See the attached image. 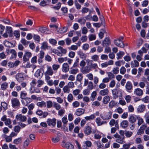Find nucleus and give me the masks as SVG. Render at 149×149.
<instances>
[{"label":"nucleus","mask_w":149,"mask_h":149,"mask_svg":"<svg viewBox=\"0 0 149 149\" xmlns=\"http://www.w3.org/2000/svg\"><path fill=\"white\" fill-rule=\"evenodd\" d=\"M111 44V41L108 38H105L102 42V45L104 46L108 47Z\"/></svg>","instance_id":"12"},{"label":"nucleus","mask_w":149,"mask_h":149,"mask_svg":"<svg viewBox=\"0 0 149 149\" xmlns=\"http://www.w3.org/2000/svg\"><path fill=\"white\" fill-rule=\"evenodd\" d=\"M91 59L95 61H97L99 59V56L97 55H94L91 56Z\"/></svg>","instance_id":"54"},{"label":"nucleus","mask_w":149,"mask_h":149,"mask_svg":"<svg viewBox=\"0 0 149 149\" xmlns=\"http://www.w3.org/2000/svg\"><path fill=\"white\" fill-rule=\"evenodd\" d=\"M52 52L60 56H62V54L60 52H59L56 49H53L52 50Z\"/></svg>","instance_id":"50"},{"label":"nucleus","mask_w":149,"mask_h":149,"mask_svg":"<svg viewBox=\"0 0 149 149\" xmlns=\"http://www.w3.org/2000/svg\"><path fill=\"white\" fill-rule=\"evenodd\" d=\"M134 93L136 96H141L143 94V91L140 88H137L134 89Z\"/></svg>","instance_id":"10"},{"label":"nucleus","mask_w":149,"mask_h":149,"mask_svg":"<svg viewBox=\"0 0 149 149\" xmlns=\"http://www.w3.org/2000/svg\"><path fill=\"white\" fill-rule=\"evenodd\" d=\"M62 90L64 93H68L70 92V88L67 85L63 87Z\"/></svg>","instance_id":"28"},{"label":"nucleus","mask_w":149,"mask_h":149,"mask_svg":"<svg viewBox=\"0 0 149 149\" xmlns=\"http://www.w3.org/2000/svg\"><path fill=\"white\" fill-rule=\"evenodd\" d=\"M69 88H73L74 87V82L72 81L69 82L67 85Z\"/></svg>","instance_id":"62"},{"label":"nucleus","mask_w":149,"mask_h":149,"mask_svg":"<svg viewBox=\"0 0 149 149\" xmlns=\"http://www.w3.org/2000/svg\"><path fill=\"white\" fill-rule=\"evenodd\" d=\"M77 54L80 58L83 59L85 60L87 57V55L81 50H79L77 52Z\"/></svg>","instance_id":"8"},{"label":"nucleus","mask_w":149,"mask_h":149,"mask_svg":"<svg viewBox=\"0 0 149 149\" xmlns=\"http://www.w3.org/2000/svg\"><path fill=\"white\" fill-rule=\"evenodd\" d=\"M114 43L116 46L121 48H123L125 46L122 41H120L118 40H114Z\"/></svg>","instance_id":"19"},{"label":"nucleus","mask_w":149,"mask_h":149,"mask_svg":"<svg viewBox=\"0 0 149 149\" xmlns=\"http://www.w3.org/2000/svg\"><path fill=\"white\" fill-rule=\"evenodd\" d=\"M47 70L46 73L49 75H52L54 73V72L51 67L49 65H47Z\"/></svg>","instance_id":"21"},{"label":"nucleus","mask_w":149,"mask_h":149,"mask_svg":"<svg viewBox=\"0 0 149 149\" xmlns=\"http://www.w3.org/2000/svg\"><path fill=\"white\" fill-rule=\"evenodd\" d=\"M88 39L90 41L94 40L96 39V36L95 34H90L88 36Z\"/></svg>","instance_id":"38"},{"label":"nucleus","mask_w":149,"mask_h":149,"mask_svg":"<svg viewBox=\"0 0 149 149\" xmlns=\"http://www.w3.org/2000/svg\"><path fill=\"white\" fill-rule=\"evenodd\" d=\"M91 70V68H89V65L88 66L84 67L81 70V72L83 74L88 73Z\"/></svg>","instance_id":"17"},{"label":"nucleus","mask_w":149,"mask_h":149,"mask_svg":"<svg viewBox=\"0 0 149 149\" xmlns=\"http://www.w3.org/2000/svg\"><path fill=\"white\" fill-rule=\"evenodd\" d=\"M60 139L59 136L54 137L52 139V140L53 142L56 143L60 140Z\"/></svg>","instance_id":"56"},{"label":"nucleus","mask_w":149,"mask_h":149,"mask_svg":"<svg viewBox=\"0 0 149 149\" xmlns=\"http://www.w3.org/2000/svg\"><path fill=\"white\" fill-rule=\"evenodd\" d=\"M48 46L47 43L46 42H45L42 44L41 48L44 49H48Z\"/></svg>","instance_id":"40"},{"label":"nucleus","mask_w":149,"mask_h":149,"mask_svg":"<svg viewBox=\"0 0 149 149\" xmlns=\"http://www.w3.org/2000/svg\"><path fill=\"white\" fill-rule=\"evenodd\" d=\"M132 87L131 82L130 81H127L125 86L126 91L128 92H130V91L132 89Z\"/></svg>","instance_id":"16"},{"label":"nucleus","mask_w":149,"mask_h":149,"mask_svg":"<svg viewBox=\"0 0 149 149\" xmlns=\"http://www.w3.org/2000/svg\"><path fill=\"white\" fill-rule=\"evenodd\" d=\"M6 52L8 54H12L11 58H15L17 56V54L15 50L14 49H6Z\"/></svg>","instance_id":"5"},{"label":"nucleus","mask_w":149,"mask_h":149,"mask_svg":"<svg viewBox=\"0 0 149 149\" xmlns=\"http://www.w3.org/2000/svg\"><path fill=\"white\" fill-rule=\"evenodd\" d=\"M102 134V133L100 131L97 132L94 134V138L96 139H100L101 137V135Z\"/></svg>","instance_id":"29"},{"label":"nucleus","mask_w":149,"mask_h":149,"mask_svg":"<svg viewBox=\"0 0 149 149\" xmlns=\"http://www.w3.org/2000/svg\"><path fill=\"white\" fill-rule=\"evenodd\" d=\"M110 97L109 96L104 97L103 100V102L104 104H107L110 101Z\"/></svg>","instance_id":"32"},{"label":"nucleus","mask_w":149,"mask_h":149,"mask_svg":"<svg viewBox=\"0 0 149 149\" xmlns=\"http://www.w3.org/2000/svg\"><path fill=\"white\" fill-rule=\"evenodd\" d=\"M129 120L131 123H133L136 121V118L134 116L131 115L130 116Z\"/></svg>","instance_id":"39"},{"label":"nucleus","mask_w":149,"mask_h":149,"mask_svg":"<svg viewBox=\"0 0 149 149\" xmlns=\"http://www.w3.org/2000/svg\"><path fill=\"white\" fill-rule=\"evenodd\" d=\"M16 119L17 120L21 121L22 122H24L26 120V117L24 116L21 114H17L16 116Z\"/></svg>","instance_id":"14"},{"label":"nucleus","mask_w":149,"mask_h":149,"mask_svg":"<svg viewBox=\"0 0 149 149\" xmlns=\"http://www.w3.org/2000/svg\"><path fill=\"white\" fill-rule=\"evenodd\" d=\"M90 90L88 89H85L83 92V95H88L90 93Z\"/></svg>","instance_id":"64"},{"label":"nucleus","mask_w":149,"mask_h":149,"mask_svg":"<svg viewBox=\"0 0 149 149\" xmlns=\"http://www.w3.org/2000/svg\"><path fill=\"white\" fill-rule=\"evenodd\" d=\"M6 32L3 33V36L7 38L9 36L10 37H12L13 36V31L12 28L11 27L6 26L5 29Z\"/></svg>","instance_id":"1"},{"label":"nucleus","mask_w":149,"mask_h":149,"mask_svg":"<svg viewBox=\"0 0 149 149\" xmlns=\"http://www.w3.org/2000/svg\"><path fill=\"white\" fill-rule=\"evenodd\" d=\"M119 68L118 67H116L114 68L112 70V72L113 74H118L119 71Z\"/></svg>","instance_id":"63"},{"label":"nucleus","mask_w":149,"mask_h":149,"mask_svg":"<svg viewBox=\"0 0 149 149\" xmlns=\"http://www.w3.org/2000/svg\"><path fill=\"white\" fill-rule=\"evenodd\" d=\"M131 97L130 95H127L125 97V99L126 100L127 103L130 102L131 101Z\"/></svg>","instance_id":"53"},{"label":"nucleus","mask_w":149,"mask_h":149,"mask_svg":"<svg viewBox=\"0 0 149 149\" xmlns=\"http://www.w3.org/2000/svg\"><path fill=\"white\" fill-rule=\"evenodd\" d=\"M121 126L123 128L127 127L128 125V122L126 120H124L121 123Z\"/></svg>","instance_id":"30"},{"label":"nucleus","mask_w":149,"mask_h":149,"mask_svg":"<svg viewBox=\"0 0 149 149\" xmlns=\"http://www.w3.org/2000/svg\"><path fill=\"white\" fill-rule=\"evenodd\" d=\"M21 141L20 137L15 139L13 141V143L16 144H18L20 143Z\"/></svg>","instance_id":"58"},{"label":"nucleus","mask_w":149,"mask_h":149,"mask_svg":"<svg viewBox=\"0 0 149 149\" xmlns=\"http://www.w3.org/2000/svg\"><path fill=\"white\" fill-rule=\"evenodd\" d=\"M125 53L122 51H120L116 54L117 56V59H121L124 55Z\"/></svg>","instance_id":"35"},{"label":"nucleus","mask_w":149,"mask_h":149,"mask_svg":"<svg viewBox=\"0 0 149 149\" xmlns=\"http://www.w3.org/2000/svg\"><path fill=\"white\" fill-rule=\"evenodd\" d=\"M21 43L24 46L27 45L29 43V42L27 41L24 38H22L21 40Z\"/></svg>","instance_id":"42"},{"label":"nucleus","mask_w":149,"mask_h":149,"mask_svg":"<svg viewBox=\"0 0 149 149\" xmlns=\"http://www.w3.org/2000/svg\"><path fill=\"white\" fill-rule=\"evenodd\" d=\"M40 118H45L48 115V112H36Z\"/></svg>","instance_id":"24"},{"label":"nucleus","mask_w":149,"mask_h":149,"mask_svg":"<svg viewBox=\"0 0 149 149\" xmlns=\"http://www.w3.org/2000/svg\"><path fill=\"white\" fill-rule=\"evenodd\" d=\"M111 114L110 112H107L100 114V116L103 119H109L111 118Z\"/></svg>","instance_id":"15"},{"label":"nucleus","mask_w":149,"mask_h":149,"mask_svg":"<svg viewBox=\"0 0 149 149\" xmlns=\"http://www.w3.org/2000/svg\"><path fill=\"white\" fill-rule=\"evenodd\" d=\"M83 76L82 74L79 73L77 76V80L80 82H81L83 80Z\"/></svg>","instance_id":"36"},{"label":"nucleus","mask_w":149,"mask_h":149,"mask_svg":"<svg viewBox=\"0 0 149 149\" xmlns=\"http://www.w3.org/2000/svg\"><path fill=\"white\" fill-rule=\"evenodd\" d=\"M109 91L107 88H105L103 90H101L99 93L100 95H102L104 96L107 95L108 94Z\"/></svg>","instance_id":"26"},{"label":"nucleus","mask_w":149,"mask_h":149,"mask_svg":"<svg viewBox=\"0 0 149 149\" xmlns=\"http://www.w3.org/2000/svg\"><path fill=\"white\" fill-rule=\"evenodd\" d=\"M57 49H59L61 52V53L63 54H65L67 52V50L65 49H63L61 47L59 46L57 47Z\"/></svg>","instance_id":"49"},{"label":"nucleus","mask_w":149,"mask_h":149,"mask_svg":"<svg viewBox=\"0 0 149 149\" xmlns=\"http://www.w3.org/2000/svg\"><path fill=\"white\" fill-rule=\"evenodd\" d=\"M93 84L92 82H89L88 86V89L90 90H91L93 89Z\"/></svg>","instance_id":"57"},{"label":"nucleus","mask_w":149,"mask_h":149,"mask_svg":"<svg viewBox=\"0 0 149 149\" xmlns=\"http://www.w3.org/2000/svg\"><path fill=\"white\" fill-rule=\"evenodd\" d=\"M37 87H40L42 86L45 83L44 81L40 79L37 80Z\"/></svg>","instance_id":"31"},{"label":"nucleus","mask_w":149,"mask_h":149,"mask_svg":"<svg viewBox=\"0 0 149 149\" xmlns=\"http://www.w3.org/2000/svg\"><path fill=\"white\" fill-rule=\"evenodd\" d=\"M69 70V66L67 63L63 64L62 67V70L64 72H67Z\"/></svg>","instance_id":"13"},{"label":"nucleus","mask_w":149,"mask_h":149,"mask_svg":"<svg viewBox=\"0 0 149 149\" xmlns=\"http://www.w3.org/2000/svg\"><path fill=\"white\" fill-rule=\"evenodd\" d=\"M33 38L35 41H37L38 42H40V37L39 35L36 34L33 35Z\"/></svg>","instance_id":"44"},{"label":"nucleus","mask_w":149,"mask_h":149,"mask_svg":"<svg viewBox=\"0 0 149 149\" xmlns=\"http://www.w3.org/2000/svg\"><path fill=\"white\" fill-rule=\"evenodd\" d=\"M27 95L26 93L24 91H22L20 93V98L22 100H24Z\"/></svg>","instance_id":"37"},{"label":"nucleus","mask_w":149,"mask_h":149,"mask_svg":"<svg viewBox=\"0 0 149 149\" xmlns=\"http://www.w3.org/2000/svg\"><path fill=\"white\" fill-rule=\"evenodd\" d=\"M8 83L6 82H4L1 85V87L2 90H5L8 88Z\"/></svg>","instance_id":"33"},{"label":"nucleus","mask_w":149,"mask_h":149,"mask_svg":"<svg viewBox=\"0 0 149 149\" xmlns=\"http://www.w3.org/2000/svg\"><path fill=\"white\" fill-rule=\"evenodd\" d=\"M79 72L78 69L77 68L71 69L70 71V73L71 74H76Z\"/></svg>","instance_id":"51"},{"label":"nucleus","mask_w":149,"mask_h":149,"mask_svg":"<svg viewBox=\"0 0 149 149\" xmlns=\"http://www.w3.org/2000/svg\"><path fill=\"white\" fill-rule=\"evenodd\" d=\"M62 146L67 149H73L74 148V146L72 144L69 142L65 143L64 141H63Z\"/></svg>","instance_id":"9"},{"label":"nucleus","mask_w":149,"mask_h":149,"mask_svg":"<svg viewBox=\"0 0 149 149\" xmlns=\"http://www.w3.org/2000/svg\"><path fill=\"white\" fill-rule=\"evenodd\" d=\"M112 93L113 97L114 99H116L119 97H121L122 93L117 88L114 89L112 90Z\"/></svg>","instance_id":"2"},{"label":"nucleus","mask_w":149,"mask_h":149,"mask_svg":"<svg viewBox=\"0 0 149 149\" xmlns=\"http://www.w3.org/2000/svg\"><path fill=\"white\" fill-rule=\"evenodd\" d=\"M67 57H59L58 58V61L60 63H61L64 61H66L67 60Z\"/></svg>","instance_id":"46"},{"label":"nucleus","mask_w":149,"mask_h":149,"mask_svg":"<svg viewBox=\"0 0 149 149\" xmlns=\"http://www.w3.org/2000/svg\"><path fill=\"white\" fill-rule=\"evenodd\" d=\"M60 67V66L59 65L54 64L52 65L53 70L54 71H56Z\"/></svg>","instance_id":"48"},{"label":"nucleus","mask_w":149,"mask_h":149,"mask_svg":"<svg viewBox=\"0 0 149 149\" xmlns=\"http://www.w3.org/2000/svg\"><path fill=\"white\" fill-rule=\"evenodd\" d=\"M32 101V99L30 97H26L24 100H22L21 102L24 105L26 106Z\"/></svg>","instance_id":"11"},{"label":"nucleus","mask_w":149,"mask_h":149,"mask_svg":"<svg viewBox=\"0 0 149 149\" xmlns=\"http://www.w3.org/2000/svg\"><path fill=\"white\" fill-rule=\"evenodd\" d=\"M113 136L116 138V141L121 144H123L125 142L124 141L125 137H122L117 133L113 135Z\"/></svg>","instance_id":"3"},{"label":"nucleus","mask_w":149,"mask_h":149,"mask_svg":"<svg viewBox=\"0 0 149 149\" xmlns=\"http://www.w3.org/2000/svg\"><path fill=\"white\" fill-rule=\"evenodd\" d=\"M32 56L31 53L29 52L25 51L23 57V60L24 61L26 62L29 60V58Z\"/></svg>","instance_id":"7"},{"label":"nucleus","mask_w":149,"mask_h":149,"mask_svg":"<svg viewBox=\"0 0 149 149\" xmlns=\"http://www.w3.org/2000/svg\"><path fill=\"white\" fill-rule=\"evenodd\" d=\"M89 48V45L88 43L84 44L82 46V49L86 51L88 50Z\"/></svg>","instance_id":"61"},{"label":"nucleus","mask_w":149,"mask_h":149,"mask_svg":"<svg viewBox=\"0 0 149 149\" xmlns=\"http://www.w3.org/2000/svg\"><path fill=\"white\" fill-rule=\"evenodd\" d=\"M53 107L55 108L56 110H59L61 108L60 105L58 103H56L55 102H53Z\"/></svg>","instance_id":"43"},{"label":"nucleus","mask_w":149,"mask_h":149,"mask_svg":"<svg viewBox=\"0 0 149 149\" xmlns=\"http://www.w3.org/2000/svg\"><path fill=\"white\" fill-rule=\"evenodd\" d=\"M38 87H34L33 88H30L29 89V92L32 94L34 93H38L40 92V89Z\"/></svg>","instance_id":"20"},{"label":"nucleus","mask_w":149,"mask_h":149,"mask_svg":"<svg viewBox=\"0 0 149 149\" xmlns=\"http://www.w3.org/2000/svg\"><path fill=\"white\" fill-rule=\"evenodd\" d=\"M73 97L72 95L70 93L68 96L67 99L68 102H71L73 100Z\"/></svg>","instance_id":"55"},{"label":"nucleus","mask_w":149,"mask_h":149,"mask_svg":"<svg viewBox=\"0 0 149 149\" xmlns=\"http://www.w3.org/2000/svg\"><path fill=\"white\" fill-rule=\"evenodd\" d=\"M97 95V93L95 91H93L91 94V97L92 98L91 100L93 101Z\"/></svg>","instance_id":"60"},{"label":"nucleus","mask_w":149,"mask_h":149,"mask_svg":"<svg viewBox=\"0 0 149 149\" xmlns=\"http://www.w3.org/2000/svg\"><path fill=\"white\" fill-rule=\"evenodd\" d=\"M40 73L41 71L40 70L38 69L35 73V76L37 78L41 76Z\"/></svg>","instance_id":"59"},{"label":"nucleus","mask_w":149,"mask_h":149,"mask_svg":"<svg viewBox=\"0 0 149 149\" xmlns=\"http://www.w3.org/2000/svg\"><path fill=\"white\" fill-rule=\"evenodd\" d=\"M133 134V133L129 131H125V134L127 138L130 137Z\"/></svg>","instance_id":"45"},{"label":"nucleus","mask_w":149,"mask_h":149,"mask_svg":"<svg viewBox=\"0 0 149 149\" xmlns=\"http://www.w3.org/2000/svg\"><path fill=\"white\" fill-rule=\"evenodd\" d=\"M84 130V133L87 135H89L92 132L91 128L89 126L86 127Z\"/></svg>","instance_id":"23"},{"label":"nucleus","mask_w":149,"mask_h":149,"mask_svg":"<svg viewBox=\"0 0 149 149\" xmlns=\"http://www.w3.org/2000/svg\"><path fill=\"white\" fill-rule=\"evenodd\" d=\"M96 122L98 126H100L104 124H106L107 122L106 121H101L100 119L99 118H97L96 119Z\"/></svg>","instance_id":"25"},{"label":"nucleus","mask_w":149,"mask_h":149,"mask_svg":"<svg viewBox=\"0 0 149 149\" xmlns=\"http://www.w3.org/2000/svg\"><path fill=\"white\" fill-rule=\"evenodd\" d=\"M146 107L143 104L139 105L138 107L137 110L139 112H143L145 111Z\"/></svg>","instance_id":"27"},{"label":"nucleus","mask_w":149,"mask_h":149,"mask_svg":"<svg viewBox=\"0 0 149 149\" xmlns=\"http://www.w3.org/2000/svg\"><path fill=\"white\" fill-rule=\"evenodd\" d=\"M4 45L8 47H14L15 46V44H13V43H11L9 41L7 40H5L3 42Z\"/></svg>","instance_id":"22"},{"label":"nucleus","mask_w":149,"mask_h":149,"mask_svg":"<svg viewBox=\"0 0 149 149\" xmlns=\"http://www.w3.org/2000/svg\"><path fill=\"white\" fill-rule=\"evenodd\" d=\"M77 22L80 23L81 25H84L85 24L86 22V20L84 18H81L79 19Z\"/></svg>","instance_id":"47"},{"label":"nucleus","mask_w":149,"mask_h":149,"mask_svg":"<svg viewBox=\"0 0 149 149\" xmlns=\"http://www.w3.org/2000/svg\"><path fill=\"white\" fill-rule=\"evenodd\" d=\"M131 145L132 144L130 143L124 144L123 146V148L124 149H129Z\"/></svg>","instance_id":"52"},{"label":"nucleus","mask_w":149,"mask_h":149,"mask_svg":"<svg viewBox=\"0 0 149 149\" xmlns=\"http://www.w3.org/2000/svg\"><path fill=\"white\" fill-rule=\"evenodd\" d=\"M56 119L55 118H48L47 120V122L48 125L54 127L56 124Z\"/></svg>","instance_id":"6"},{"label":"nucleus","mask_w":149,"mask_h":149,"mask_svg":"<svg viewBox=\"0 0 149 149\" xmlns=\"http://www.w3.org/2000/svg\"><path fill=\"white\" fill-rule=\"evenodd\" d=\"M37 105L38 106L41 107H46V103L43 101H42L41 102H38Z\"/></svg>","instance_id":"34"},{"label":"nucleus","mask_w":149,"mask_h":149,"mask_svg":"<svg viewBox=\"0 0 149 149\" xmlns=\"http://www.w3.org/2000/svg\"><path fill=\"white\" fill-rule=\"evenodd\" d=\"M146 125H142L139 129L138 130L137 134L138 135H140L143 134L144 133V130L147 127Z\"/></svg>","instance_id":"18"},{"label":"nucleus","mask_w":149,"mask_h":149,"mask_svg":"<svg viewBox=\"0 0 149 149\" xmlns=\"http://www.w3.org/2000/svg\"><path fill=\"white\" fill-rule=\"evenodd\" d=\"M12 105L13 107H18L20 105L19 100L16 98H13L11 99Z\"/></svg>","instance_id":"4"},{"label":"nucleus","mask_w":149,"mask_h":149,"mask_svg":"<svg viewBox=\"0 0 149 149\" xmlns=\"http://www.w3.org/2000/svg\"><path fill=\"white\" fill-rule=\"evenodd\" d=\"M36 83L37 81L36 79H33L31 82L30 83V85L31 86L30 88H32L35 87Z\"/></svg>","instance_id":"41"}]
</instances>
